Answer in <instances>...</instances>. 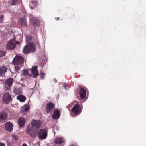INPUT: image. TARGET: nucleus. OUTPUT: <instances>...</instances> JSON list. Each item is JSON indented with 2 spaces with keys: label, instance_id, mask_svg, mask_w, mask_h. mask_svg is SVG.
<instances>
[{
  "label": "nucleus",
  "instance_id": "1",
  "mask_svg": "<svg viewBox=\"0 0 146 146\" xmlns=\"http://www.w3.org/2000/svg\"><path fill=\"white\" fill-rule=\"evenodd\" d=\"M41 124V121H40L33 120L31 123L29 124L27 128V133L32 137H35L36 136L35 131L36 130V129L39 127Z\"/></svg>",
  "mask_w": 146,
  "mask_h": 146
},
{
  "label": "nucleus",
  "instance_id": "2",
  "mask_svg": "<svg viewBox=\"0 0 146 146\" xmlns=\"http://www.w3.org/2000/svg\"><path fill=\"white\" fill-rule=\"evenodd\" d=\"M23 74L24 75H31L34 78L38 76L37 67H33L31 69H28L23 71Z\"/></svg>",
  "mask_w": 146,
  "mask_h": 146
},
{
  "label": "nucleus",
  "instance_id": "3",
  "mask_svg": "<svg viewBox=\"0 0 146 146\" xmlns=\"http://www.w3.org/2000/svg\"><path fill=\"white\" fill-rule=\"evenodd\" d=\"M35 44L32 42L27 44L24 48L23 53L25 54H27L31 52L35 51Z\"/></svg>",
  "mask_w": 146,
  "mask_h": 146
},
{
  "label": "nucleus",
  "instance_id": "4",
  "mask_svg": "<svg viewBox=\"0 0 146 146\" xmlns=\"http://www.w3.org/2000/svg\"><path fill=\"white\" fill-rule=\"evenodd\" d=\"M24 61V59L23 57L21 56H16L13 58V63L15 65H23Z\"/></svg>",
  "mask_w": 146,
  "mask_h": 146
},
{
  "label": "nucleus",
  "instance_id": "5",
  "mask_svg": "<svg viewBox=\"0 0 146 146\" xmlns=\"http://www.w3.org/2000/svg\"><path fill=\"white\" fill-rule=\"evenodd\" d=\"M16 47V41L15 40L11 39L7 43L6 48L7 50L13 49Z\"/></svg>",
  "mask_w": 146,
  "mask_h": 146
},
{
  "label": "nucleus",
  "instance_id": "6",
  "mask_svg": "<svg viewBox=\"0 0 146 146\" xmlns=\"http://www.w3.org/2000/svg\"><path fill=\"white\" fill-rule=\"evenodd\" d=\"M38 132V135L39 138L41 139H45L47 135V131L46 129H41Z\"/></svg>",
  "mask_w": 146,
  "mask_h": 146
},
{
  "label": "nucleus",
  "instance_id": "7",
  "mask_svg": "<svg viewBox=\"0 0 146 146\" xmlns=\"http://www.w3.org/2000/svg\"><path fill=\"white\" fill-rule=\"evenodd\" d=\"M12 101L11 96L8 92L5 93L3 96L2 101L4 103L8 104Z\"/></svg>",
  "mask_w": 146,
  "mask_h": 146
},
{
  "label": "nucleus",
  "instance_id": "8",
  "mask_svg": "<svg viewBox=\"0 0 146 146\" xmlns=\"http://www.w3.org/2000/svg\"><path fill=\"white\" fill-rule=\"evenodd\" d=\"M55 105L52 103L49 102L46 104L45 106V110L47 113L52 112L55 108Z\"/></svg>",
  "mask_w": 146,
  "mask_h": 146
},
{
  "label": "nucleus",
  "instance_id": "9",
  "mask_svg": "<svg viewBox=\"0 0 146 146\" xmlns=\"http://www.w3.org/2000/svg\"><path fill=\"white\" fill-rule=\"evenodd\" d=\"M71 111L74 115L78 114L81 112V108L79 105L76 104L73 107Z\"/></svg>",
  "mask_w": 146,
  "mask_h": 146
},
{
  "label": "nucleus",
  "instance_id": "10",
  "mask_svg": "<svg viewBox=\"0 0 146 146\" xmlns=\"http://www.w3.org/2000/svg\"><path fill=\"white\" fill-rule=\"evenodd\" d=\"M13 82V79L11 78L6 80L5 83V86L7 89H9L11 87Z\"/></svg>",
  "mask_w": 146,
  "mask_h": 146
},
{
  "label": "nucleus",
  "instance_id": "11",
  "mask_svg": "<svg viewBox=\"0 0 146 146\" xmlns=\"http://www.w3.org/2000/svg\"><path fill=\"white\" fill-rule=\"evenodd\" d=\"M79 91V94L80 97L82 99H84L86 96V90L85 88H80Z\"/></svg>",
  "mask_w": 146,
  "mask_h": 146
},
{
  "label": "nucleus",
  "instance_id": "12",
  "mask_svg": "<svg viewBox=\"0 0 146 146\" xmlns=\"http://www.w3.org/2000/svg\"><path fill=\"white\" fill-rule=\"evenodd\" d=\"M60 115V111L58 110L55 109L52 115V118L54 119H57L59 117Z\"/></svg>",
  "mask_w": 146,
  "mask_h": 146
},
{
  "label": "nucleus",
  "instance_id": "13",
  "mask_svg": "<svg viewBox=\"0 0 146 146\" xmlns=\"http://www.w3.org/2000/svg\"><path fill=\"white\" fill-rule=\"evenodd\" d=\"M13 125L12 123L9 122H7L5 124V127L7 130L10 132L13 130Z\"/></svg>",
  "mask_w": 146,
  "mask_h": 146
},
{
  "label": "nucleus",
  "instance_id": "14",
  "mask_svg": "<svg viewBox=\"0 0 146 146\" xmlns=\"http://www.w3.org/2000/svg\"><path fill=\"white\" fill-rule=\"evenodd\" d=\"M7 68L5 66H3L0 68V76L3 77L7 72Z\"/></svg>",
  "mask_w": 146,
  "mask_h": 146
},
{
  "label": "nucleus",
  "instance_id": "15",
  "mask_svg": "<svg viewBox=\"0 0 146 146\" xmlns=\"http://www.w3.org/2000/svg\"><path fill=\"white\" fill-rule=\"evenodd\" d=\"M64 139L62 137H58L55 140L54 143L56 144H60L61 145L64 144Z\"/></svg>",
  "mask_w": 146,
  "mask_h": 146
},
{
  "label": "nucleus",
  "instance_id": "16",
  "mask_svg": "<svg viewBox=\"0 0 146 146\" xmlns=\"http://www.w3.org/2000/svg\"><path fill=\"white\" fill-rule=\"evenodd\" d=\"M30 21L32 24L36 26L39 24V21L38 18L35 17H33L30 20Z\"/></svg>",
  "mask_w": 146,
  "mask_h": 146
},
{
  "label": "nucleus",
  "instance_id": "17",
  "mask_svg": "<svg viewBox=\"0 0 146 146\" xmlns=\"http://www.w3.org/2000/svg\"><path fill=\"white\" fill-rule=\"evenodd\" d=\"M18 21L19 24L21 25L22 27H25L27 25L26 21L24 18H19Z\"/></svg>",
  "mask_w": 146,
  "mask_h": 146
},
{
  "label": "nucleus",
  "instance_id": "18",
  "mask_svg": "<svg viewBox=\"0 0 146 146\" xmlns=\"http://www.w3.org/2000/svg\"><path fill=\"white\" fill-rule=\"evenodd\" d=\"M38 5V1H36L33 0L32 1H30L29 3V6L31 9H33Z\"/></svg>",
  "mask_w": 146,
  "mask_h": 146
},
{
  "label": "nucleus",
  "instance_id": "19",
  "mask_svg": "<svg viewBox=\"0 0 146 146\" xmlns=\"http://www.w3.org/2000/svg\"><path fill=\"white\" fill-rule=\"evenodd\" d=\"M25 122V119L23 118H20L19 120L18 123L20 127L24 126Z\"/></svg>",
  "mask_w": 146,
  "mask_h": 146
},
{
  "label": "nucleus",
  "instance_id": "20",
  "mask_svg": "<svg viewBox=\"0 0 146 146\" xmlns=\"http://www.w3.org/2000/svg\"><path fill=\"white\" fill-rule=\"evenodd\" d=\"M7 113L3 112L0 114V121L5 119L7 117Z\"/></svg>",
  "mask_w": 146,
  "mask_h": 146
},
{
  "label": "nucleus",
  "instance_id": "21",
  "mask_svg": "<svg viewBox=\"0 0 146 146\" xmlns=\"http://www.w3.org/2000/svg\"><path fill=\"white\" fill-rule=\"evenodd\" d=\"M17 98L22 102H24L26 100V98L25 97L21 95L17 96Z\"/></svg>",
  "mask_w": 146,
  "mask_h": 146
},
{
  "label": "nucleus",
  "instance_id": "22",
  "mask_svg": "<svg viewBox=\"0 0 146 146\" xmlns=\"http://www.w3.org/2000/svg\"><path fill=\"white\" fill-rule=\"evenodd\" d=\"M26 42L27 44L29 43V42L32 40V37L31 36L27 35L26 36Z\"/></svg>",
  "mask_w": 146,
  "mask_h": 146
},
{
  "label": "nucleus",
  "instance_id": "23",
  "mask_svg": "<svg viewBox=\"0 0 146 146\" xmlns=\"http://www.w3.org/2000/svg\"><path fill=\"white\" fill-rule=\"evenodd\" d=\"M15 72H17L21 68V66H22L23 65H15Z\"/></svg>",
  "mask_w": 146,
  "mask_h": 146
},
{
  "label": "nucleus",
  "instance_id": "24",
  "mask_svg": "<svg viewBox=\"0 0 146 146\" xmlns=\"http://www.w3.org/2000/svg\"><path fill=\"white\" fill-rule=\"evenodd\" d=\"M29 107L28 106H24L22 108V111H27L29 110Z\"/></svg>",
  "mask_w": 146,
  "mask_h": 146
},
{
  "label": "nucleus",
  "instance_id": "25",
  "mask_svg": "<svg viewBox=\"0 0 146 146\" xmlns=\"http://www.w3.org/2000/svg\"><path fill=\"white\" fill-rule=\"evenodd\" d=\"M17 0H11V5H15L17 3Z\"/></svg>",
  "mask_w": 146,
  "mask_h": 146
},
{
  "label": "nucleus",
  "instance_id": "26",
  "mask_svg": "<svg viewBox=\"0 0 146 146\" xmlns=\"http://www.w3.org/2000/svg\"><path fill=\"white\" fill-rule=\"evenodd\" d=\"M5 54V52L4 51L0 50V57H2L4 56Z\"/></svg>",
  "mask_w": 146,
  "mask_h": 146
},
{
  "label": "nucleus",
  "instance_id": "27",
  "mask_svg": "<svg viewBox=\"0 0 146 146\" xmlns=\"http://www.w3.org/2000/svg\"><path fill=\"white\" fill-rule=\"evenodd\" d=\"M3 15H0V22L1 23L3 22Z\"/></svg>",
  "mask_w": 146,
  "mask_h": 146
},
{
  "label": "nucleus",
  "instance_id": "28",
  "mask_svg": "<svg viewBox=\"0 0 146 146\" xmlns=\"http://www.w3.org/2000/svg\"><path fill=\"white\" fill-rule=\"evenodd\" d=\"M44 75H45V74L44 73H42L41 74V75L40 76L41 78L42 79H44Z\"/></svg>",
  "mask_w": 146,
  "mask_h": 146
},
{
  "label": "nucleus",
  "instance_id": "29",
  "mask_svg": "<svg viewBox=\"0 0 146 146\" xmlns=\"http://www.w3.org/2000/svg\"><path fill=\"white\" fill-rule=\"evenodd\" d=\"M13 139H15V140H16L17 139V136H14L13 137Z\"/></svg>",
  "mask_w": 146,
  "mask_h": 146
},
{
  "label": "nucleus",
  "instance_id": "30",
  "mask_svg": "<svg viewBox=\"0 0 146 146\" xmlns=\"http://www.w3.org/2000/svg\"><path fill=\"white\" fill-rule=\"evenodd\" d=\"M0 146H5V145L2 143H0Z\"/></svg>",
  "mask_w": 146,
  "mask_h": 146
},
{
  "label": "nucleus",
  "instance_id": "31",
  "mask_svg": "<svg viewBox=\"0 0 146 146\" xmlns=\"http://www.w3.org/2000/svg\"><path fill=\"white\" fill-rule=\"evenodd\" d=\"M63 87H64V88H66V84L65 83H64L63 84Z\"/></svg>",
  "mask_w": 146,
  "mask_h": 146
},
{
  "label": "nucleus",
  "instance_id": "32",
  "mask_svg": "<svg viewBox=\"0 0 146 146\" xmlns=\"http://www.w3.org/2000/svg\"><path fill=\"white\" fill-rule=\"evenodd\" d=\"M22 146H27V145L25 143H23L22 144Z\"/></svg>",
  "mask_w": 146,
  "mask_h": 146
},
{
  "label": "nucleus",
  "instance_id": "33",
  "mask_svg": "<svg viewBox=\"0 0 146 146\" xmlns=\"http://www.w3.org/2000/svg\"><path fill=\"white\" fill-rule=\"evenodd\" d=\"M70 146H77L76 145L73 144L71 145Z\"/></svg>",
  "mask_w": 146,
  "mask_h": 146
},
{
  "label": "nucleus",
  "instance_id": "34",
  "mask_svg": "<svg viewBox=\"0 0 146 146\" xmlns=\"http://www.w3.org/2000/svg\"><path fill=\"white\" fill-rule=\"evenodd\" d=\"M19 43V42H18V41H17V42H16V44L17 43V44H18Z\"/></svg>",
  "mask_w": 146,
  "mask_h": 146
},
{
  "label": "nucleus",
  "instance_id": "35",
  "mask_svg": "<svg viewBox=\"0 0 146 146\" xmlns=\"http://www.w3.org/2000/svg\"><path fill=\"white\" fill-rule=\"evenodd\" d=\"M57 20H58L59 19V17H57Z\"/></svg>",
  "mask_w": 146,
  "mask_h": 146
},
{
  "label": "nucleus",
  "instance_id": "36",
  "mask_svg": "<svg viewBox=\"0 0 146 146\" xmlns=\"http://www.w3.org/2000/svg\"><path fill=\"white\" fill-rule=\"evenodd\" d=\"M55 80V82H57V80Z\"/></svg>",
  "mask_w": 146,
  "mask_h": 146
},
{
  "label": "nucleus",
  "instance_id": "37",
  "mask_svg": "<svg viewBox=\"0 0 146 146\" xmlns=\"http://www.w3.org/2000/svg\"><path fill=\"white\" fill-rule=\"evenodd\" d=\"M2 80H0V81H2Z\"/></svg>",
  "mask_w": 146,
  "mask_h": 146
},
{
  "label": "nucleus",
  "instance_id": "38",
  "mask_svg": "<svg viewBox=\"0 0 146 146\" xmlns=\"http://www.w3.org/2000/svg\"><path fill=\"white\" fill-rule=\"evenodd\" d=\"M56 129H57V128H58V127H56Z\"/></svg>",
  "mask_w": 146,
  "mask_h": 146
}]
</instances>
